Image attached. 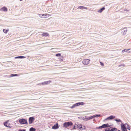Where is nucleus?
<instances>
[{"mask_svg": "<svg viewBox=\"0 0 131 131\" xmlns=\"http://www.w3.org/2000/svg\"><path fill=\"white\" fill-rule=\"evenodd\" d=\"M72 125L73 123L71 121L64 123L63 124V127L65 128H67L69 126H71Z\"/></svg>", "mask_w": 131, "mask_h": 131, "instance_id": "1", "label": "nucleus"}, {"mask_svg": "<svg viewBox=\"0 0 131 131\" xmlns=\"http://www.w3.org/2000/svg\"><path fill=\"white\" fill-rule=\"evenodd\" d=\"M84 104V103L83 102L78 103L74 104L73 105L70 107L71 108H73L75 107L79 106L80 105H83Z\"/></svg>", "mask_w": 131, "mask_h": 131, "instance_id": "2", "label": "nucleus"}, {"mask_svg": "<svg viewBox=\"0 0 131 131\" xmlns=\"http://www.w3.org/2000/svg\"><path fill=\"white\" fill-rule=\"evenodd\" d=\"M19 122L20 124H28V123L27 120L24 118H22L19 119Z\"/></svg>", "mask_w": 131, "mask_h": 131, "instance_id": "3", "label": "nucleus"}, {"mask_svg": "<svg viewBox=\"0 0 131 131\" xmlns=\"http://www.w3.org/2000/svg\"><path fill=\"white\" fill-rule=\"evenodd\" d=\"M8 122V120L6 122L4 123V125L6 127L11 128L12 127L13 125Z\"/></svg>", "mask_w": 131, "mask_h": 131, "instance_id": "4", "label": "nucleus"}, {"mask_svg": "<svg viewBox=\"0 0 131 131\" xmlns=\"http://www.w3.org/2000/svg\"><path fill=\"white\" fill-rule=\"evenodd\" d=\"M110 127V125H109L108 124H104L102 126H99L98 127H97L96 128L97 129H101L106 127Z\"/></svg>", "mask_w": 131, "mask_h": 131, "instance_id": "5", "label": "nucleus"}, {"mask_svg": "<svg viewBox=\"0 0 131 131\" xmlns=\"http://www.w3.org/2000/svg\"><path fill=\"white\" fill-rule=\"evenodd\" d=\"M51 82V81L49 80L47 81H45L43 82L40 83L38 84V85H47L49 84Z\"/></svg>", "mask_w": 131, "mask_h": 131, "instance_id": "6", "label": "nucleus"}, {"mask_svg": "<svg viewBox=\"0 0 131 131\" xmlns=\"http://www.w3.org/2000/svg\"><path fill=\"white\" fill-rule=\"evenodd\" d=\"M77 127L79 128L81 130L85 129V127L84 126H82L81 124H78L77 125Z\"/></svg>", "mask_w": 131, "mask_h": 131, "instance_id": "7", "label": "nucleus"}, {"mask_svg": "<svg viewBox=\"0 0 131 131\" xmlns=\"http://www.w3.org/2000/svg\"><path fill=\"white\" fill-rule=\"evenodd\" d=\"M90 60L88 59H85L83 60L82 61L84 65H87L89 64Z\"/></svg>", "mask_w": 131, "mask_h": 131, "instance_id": "8", "label": "nucleus"}, {"mask_svg": "<svg viewBox=\"0 0 131 131\" xmlns=\"http://www.w3.org/2000/svg\"><path fill=\"white\" fill-rule=\"evenodd\" d=\"M126 125H127V124H123L122 123L121 124V127L122 130H124L126 129Z\"/></svg>", "mask_w": 131, "mask_h": 131, "instance_id": "9", "label": "nucleus"}, {"mask_svg": "<svg viewBox=\"0 0 131 131\" xmlns=\"http://www.w3.org/2000/svg\"><path fill=\"white\" fill-rule=\"evenodd\" d=\"M35 118L32 117H31L29 118V124H32Z\"/></svg>", "mask_w": 131, "mask_h": 131, "instance_id": "10", "label": "nucleus"}, {"mask_svg": "<svg viewBox=\"0 0 131 131\" xmlns=\"http://www.w3.org/2000/svg\"><path fill=\"white\" fill-rule=\"evenodd\" d=\"M59 127L58 124V123H57L52 127V128L53 129H56L58 128Z\"/></svg>", "mask_w": 131, "mask_h": 131, "instance_id": "11", "label": "nucleus"}, {"mask_svg": "<svg viewBox=\"0 0 131 131\" xmlns=\"http://www.w3.org/2000/svg\"><path fill=\"white\" fill-rule=\"evenodd\" d=\"M42 37H47L49 36V34L47 32H43L42 34Z\"/></svg>", "mask_w": 131, "mask_h": 131, "instance_id": "12", "label": "nucleus"}, {"mask_svg": "<svg viewBox=\"0 0 131 131\" xmlns=\"http://www.w3.org/2000/svg\"><path fill=\"white\" fill-rule=\"evenodd\" d=\"M78 8H79L81 9H87V8L84 6H79Z\"/></svg>", "mask_w": 131, "mask_h": 131, "instance_id": "13", "label": "nucleus"}, {"mask_svg": "<svg viewBox=\"0 0 131 131\" xmlns=\"http://www.w3.org/2000/svg\"><path fill=\"white\" fill-rule=\"evenodd\" d=\"M1 10H2L4 11H6L7 10V8L5 7H3L1 9Z\"/></svg>", "mask_w": 131, "mask_h": 131, "instance_id": "14", "label": "nucleus"}, {"mask_svg": "<svg viewBox=\"0 0 131 131\" xmlns=\"http://www.w3.org/2000/svg\"><path fill=\"white\" fill-rule=\"evenodd\" d=\"M105 9V8L103 7L101 8V9L99 10L98 11V12L99 13H101L102 12V11Z\"/></svg>", "mask_w": 131, "mask_h": 131, "instance_id": "15", "label": "nucleus"}, {"mask_svg": "<svg viewBox=\"0 0 131 131\" xmlns=\"http://www.w3.org/2000/svg\"><path fill=\"white\" fill-rule=\"evenodd\" d=\"M115 117L113 116H110L109 117H108L106 119V120L107 119H112L113 118H115Z\"/></svg>", "mask_w": 131, "mask_h": 131, "instance_id": "16", "label": "nucleus"}, {"mask_svg": "<svg viewBox=\"0 0 131 131\" xmlns=\"http://www.w3.org/2000/svg\"><path fill=\"white\" fill-rule=\"evenodd\" d=\"M3 32L5 33H7V32L9 31V29H7L6 30L5 29H3Z\"/></svg>", "mask_w": 131, "mask_h": 131, "instance_id": "17", "label": "nucleus"}, {"mask_svg": "<svg viewBox=\"0 0 131 131\" xmlns=\"http://www.w3.org/2000/svg\"><path fill=\"white\" fill-rule=\"evenodd\" d=\"M26 57H24L23 56H19L16 57H15V58H25Z\"/></svg>", "mask_w": 131, "mask_h": 131, "instance_id": "18", "label": "nucleus"}, {"mask_svg": "<svg viewBox=\"0 0 131 131\" xmlns=\"http://www.w3.org/2000/svg\"><path fill=\"white\" fill-rule=\"evenodd\" d=\"M117 130V129L115 128H112L111 129L109 130L110 131H116Z\"/></svg>", "mask_w": 131, "mask_h": 131, "instance_id": "19", "label": "nucleus"}, {"mask_svg": "<svg viewBox=\"0 0 131 131\" xmlns=\"http://www.w3.org/2000/svg\"><path fill=\"white\" fill-rule=\"evenodd\" d=\"M35 129L34 128H31L30 129L29 131H35Z\"/></svg>", "mask_w": 131, "mask_h": 131, "instance_id": "20", "label": "nucleus"}, {"mask_svg": "<svg viewBox=\"0 0 131 131\" xmlns=\"http://www.w3.org/2000/svg\"><path fill=\"white\" fill-rule=\"evenodd\" d=\"M18 76V74H12L10 75V77H13V76Z\"/></svg>", "mask_w": 131, "mask_h": 131, "instance_id": "21", "label": "nucleus"}, {"mask_svg": "<svg viewBox=\"0 0 131 131\" xmlns=\"http://www.w3.org/2000/svg\"><path fill=\"white\" fill-rule=\"evenodd\" d=\"M130 50V51H129V52H131V49H127V50H126V49H124V50H122V51H128V50Z\"/></svg>", "mask_w": 131, "mask_h": 131, "instance_id": "22", "label": "nucleus"}, {"mask_svg": "<svg viewBox=\"0 0 131 131\" xmlns=\"http://www.w3.org/2000/svg\"><path fill=\"white\" fill-rule=\"evenodd\" d=\"M94 117V115L93 116H91L90 117H89L88 118V120H89V119H91L92 118H93Z\"/></svg>", "mask_w": 131, "mask_h": 131, "instance_id": "23", "label": "nucleus"}, {"mask_svg": "<svg viewBox=\"0 0 131 131\" xmlns=\"http://www.w3.org/2000/svg\"><path fill=\"white\" fill-rule=\"evenodd\" d=\"M56 57H60L61 56V54L60 53L57 54H56Z\"/></svg>", "mask_w": 131, "mask_h": 131, "instance_id": "24", "label": "nucleus"}, {"mask_svg": "<svg viewBox=\"0 0 131 131\" xmlns=\"http://www.w3.org/2000/svg\"><path fill=\"white\" fill-rule=\"evenodd\" d=\"M115 121L117 122H120L122 123V121L120 120V119H116L115 120Z\"/></svg>", "mask_w": 131, "mask_h": 131, "instance_id": "25", "label": "nucleus"}, {"mask_svg": "<svg viewBox=\"0 0 131 131\" xmlns=\"http://www.w3.org/2000/svg\"><path fill=\"white\" fill-rule=\"evenodd\" d=\"M126 127H127V128L128 129L130 130V128L128 124L127 125H126Z\"/></svg>", "mask_w": 131, "mask_h": 131, "instance_id": "26", "label": "nucleus"}, {"mask_svg": "<svg viewBox=\"0 0 131 131\" xmlns=\"http://www.w3.org/2000/svg\"><path fill=\"white\" fill-rule=\"evenodd\" d=\"M94 117H100L101 116V115H94Z\"/></svg>", "mask_w": 131, "mask_h": 131, "instance_id": "27", "label": "nucleus"}, {"mask_svg": "<svg viewBox=\"0 0 131 131\" xmlns=\"http://www.w3.org/2000/svg\"><path fill=\"white\" fill-rule=\"evenodd\" d=\"M100 64L102 66H104V64H103V63L102 62H100Z\"/></svg>", "mask_w": 131, "mask_h": 131, "instance_id": "28", "label": "nucleus"}, {"mask_svg": "<svg viewBox=\"0 0 131 131\" xmlns=\"http://www.w3.org/2000/svg\"><path fill=\"white\" fill-rule=\"evenodd\" d=\"M122 131H127L126 129H124V130H122Z\"/></svg>", "mask_w": 131, "mask_h": 131, "instance_id": "29", "label": "nucleus"}, {"mask_svg": "<svg viewBox=\"0 0 131 131\" xmlns=\"http://www.w3.org/2000/svg\"><path fill=\"white\" fill-rule=\"evenodd\" d=\"M19 131H26V130L25 129H23V130H19Z\"/></svg>", "mask_w": 131, "mask_h": 131, "instance_id": "30", "label": "nucleus"}, {"mask_svg": "<svg viewBox=\"0 0 131 131\" xmlns=\"http://www.w3.org/2000/svg\"><path fill=\"white\" fill-rule=\"evenodd\" d=\"M73 129H76L75 126V125L74 126V127H73Z\"/></svg>", "mask_w": 131, "mask_h": 131, "instance_id": "31", "label": "nucleus"}, {"mask_svg": "<svg viewBox=\"0 0 131 131\" xmlns=\"http://www.w3.org/2000/svg\"><path fill=\"white\" fill-rule=\"evenodd\" d=\"M49 15H45V16H48Z\"/></svg>", "mask_w": 131, "mask_h": 131, "instance_id": "32", "label": "nucleus"}, {"mask_svg": "<svg viewBox=\"0 0 131 131\" xmlns=\"http://www.w3.org/2000/svg\"><path fill=\"white\" fill-rule=\"evenodd\" d=\"M110 131L109 130H106L105 131Z\"/></svg>", "mask_w": 131, "mask_h": 131, "instance_id": "33", "label": "nucleus"}, {"mask_svg": "<svg viewBox=\"0 0 131 131\" xmlns=\"http://www.w3.org/2000/svg\"><path fill=\"white\" fill-rule=\"evenodd\" d=\"M44 14H42V16H44Z\"/></svg>", "mask_w": 131, "mask_h": 131, "instance_id": "34", "label": "nucleus"}, {"mask_svg": "<svg viewBox=\"0 0 131 131\" xmlns=\"http://www.w3.org/2000/svg\"><path fill=\"white\" fill-rule=\"evenodd\" d=\"M118 131H120V130H118Z\"/></svg>", "mask_w": 131, "mask_h": 131, "instance_id": "35", "label": "nucleus"}]
</instances>
